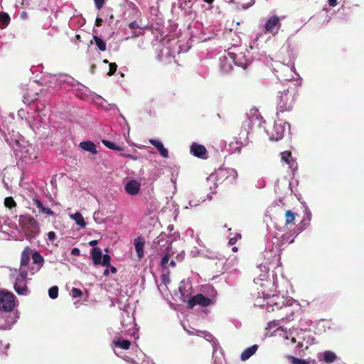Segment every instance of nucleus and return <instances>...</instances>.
<instances>
[{
  "mask_svg": "<svg viewBox=\"0 0 364 364\" xmlns=\"http://www.w3.org/2000/svg\"><path fill=\"white\" fill-rule=\"evenodd\" d=\"M282 241L277 237L267 238L265 249L262 253L264 262L258 266L261 273L254 279V282L259 286L258 294L264 300L269 301L273 296H279L274 294L277 289V274L272 272L269 274V267H274L280 263V253L282 251Z\"/></svg>",
  "mask_w": 364,
  "mask_h": 364,
  "instance_id": "f257e3e1",
  "label": "nucleus"
},
{
  "mask_svg": "<svg viewBox=\"0 0 364 364\" xmlns=\"http://www.w3.org/2000/svg\"><path fill=\"white\" fill-rule=\"evenodd\" d=\"M43 264L44 258L38 251L32 252L28 246L24 248L21 255L18 274L15 277L14 283V289L18 295L29 294L30 291L27 287L28 274L30 273L33 275L39 272Z\"/></svg>",
  "mask_w": 364,
  "mask_h": 364,
  "instance_id": "f03ea898",
  "label": "nucleus"
},
{
  "mask_svg": "<svg viewBox=\"0 0 364 364\" xmlns=\"http://www.w3.org/2000/svg\"><path fill=\"white\" fill-rule=\"evenodd\" d=\"M255 306H264V304H255ZM266 309L268 311L275 310H282L285 314L284 317L274 320L268 323L269 328L276 327L280 323L293 321L294 315L301 310L299 303L291 297H285L284 296H273L269 301H267Z\"/></svg>",
  "mask_w": 364,
  "mask_h": 364,
  "instance_id": "7ed1b4c3",
  "label": "nucleus"
},
{
  "mask_svg": "<svg viewBox=\"0 0 364 364\" xmlns=\"http://www.w3.org/2000/svg\"><path fill=\"white\" fill-rule=\"evenodd\" d=\"M284 71H289V77L284 78V81L293 83L294 87L289 86L283 91L279 92L277 96V117L279 118L280 112L290 111L293 107L296 96L298 95V87L301 85V78L298 73H296V68L294 63H291L289 65L284 67Z\"/></svg>",
  "mask_w": 364,
  "mask_h": 364,
  "instance_id": "20e7f679",
  "label": "nucleus"
},
{
  "mask_svg": "<svg viewBox=\"0 0 364 364\" xmlns=\"http://www.w3.org/2000/svg\"><path fill=\"white\" fill-rule=\"evenodd\" d=\"M15 295L8 291H0V330H10L19 318Z\"/></svg>",
  "mask_w": 364,
  "mask_h": 364,
  "instance_id": "39448f33",
  "label": "nucleus"
},
{
  "mask_svg": "<svg viewBox=\"0 0 364 364\" xmlns=\"http://www.w3.org/2000/svg\"><path fill=\"white\" fill-rule=\"evenodd\" d=\"M26 123L30 129L40 138H47L53 133L50 123L48 110H40L38 107L31 109L26 117Z\"/></svg>",
  "mask_w": 364,
  "mask_h": 364,
  "instance_id": "423d86ee",
  "label": "nucleus"
},
{
  "mask_svg": "<svg viewBox=\"0 0 364 364\" xmlns=\"http://www.w3.org/2000/svg\"><path fill=\"white\" fill-rule=\"evenodd\" d=\"M307 332V329L303 328H294L290 329L288 332L285 331L284 337L287 340H290L291 343H297L296 346V350L294 355H285L284 356V362L289 364H309L310 361L302 359L300 357L301 352L303 351V341L306 338L305 333Z\"/></svg>",
  "mask_w": 364,
  "mask_h": 364,
  "instance_id": "0eeeda50",
  "label": "nucleus"
},
{
  "mask_svg": "<svg viewBox=\"0 0 364 364\" xmlns=\"http://www.w3.org/2000/svg\"><path fill=\"white\" fill-rule=\"evenodd\" d=\"M75 80L65 74L53 75L48 73H43L39 79H36L33 83H38L47 87L48 92L55 93L59 89H68L69 86H73Z\"/></svg>",
  "mask_w": 364,
  "mask_h": 364,
  "instance_id": "6e6552de",
  "label": "nucleus"
},
{
  "mask_svg": "<svg viewBox=\"0 0 364 364\" xmlns=\"http://www.w3.org/2000/svg\"><path fill=\"white\" fill-rule=\"evenodd\" d=\"M282 23L281 19L277 15H273L269 17L264 23V30L256 34L255 38L251 43V49L258 48L259 46V41L264 38L267 33H270L272 36H276L279 29L281 28Z\"/></svg>",
  "mask_w": 364,
  "mask_h": 364,
  "instance_id": "1a4fd4ad",
  "label": "nucleus"
},
{
  "mask_svg": "<svg viewBox=\"0 0 364 364\" xmlns=\"http://www.w3.org/2000/svg\"><path fill=\"white\" fill-rule=\"evenodd\" d=\"M177 43L174 38L170 39L168 38L164 39L161 43L162 48L158 51L157 60L164 64L170 63L171 59L174 58Z\"/></svg>",
  "mask_w": 364,
  "mask_h": 364,
  "instance_id": "9d476101",
  "label": "nucleus"
},
{
  "mask_svg": "<svg viewBox=\"0 0 364 364\" xmlns=\"http://www.w3.org/2000/svg\"><path fill=\"white\" fill-rule=\"evenodd\" d=\"M237 171L232 168L220 169L216 172V174H211L207 178L208 182H212L213 183V186H210V189L212 190L214 188L215 190L218 187L217 183L215 181L220 178H224V180L229 184H235L237 178Z\"/></svg>",
  "mask_w": 364,
  "mask_h": 364,
  "instance_id": "9b49d317",
  "label": "nucleus"
},
{
  "mask_svg": "<svg viewBox=\"0 0 364 364\" xmlns=\"http://www.w3.org/2000/svg\"><path fill=\"white\" fill-rule=\"evenodd\" d=\"M6 141L14 149L16 157L24 160H33L36 159L34 153V149L31 144L23 145L17 139L9 141L8 138L5 139Z\"/></svg>",
  "mask_w": 364,
  "mask_h": 364,
  "instance_id": "f8f14e48",
  "label": "nucleus"
},
{
  "mask_svg": "<svg viewBox=\"0 0 364 364\" xmlns=\"http://www.w3.org/2000/svg\"><path fill=\"white\" fill-rule=\"evenodd\" d=\"M251 45L249 48H246L245 52H240L239 54H236V58L235 60V65L241 67L244 70H245L252 62L253 60H261L262 54L257 55L255 50H257V48L254 49H251ZM259 49V46L257 48V50Z\"/></svg>",
  "mask_w": 364,
  "mask_h": 364,
  "instance_id": "ddd939ff",
  "label": "nucleus"
},
{
  "mask_svg": "<svg viewBox=\"0 0 364 364\" xmlns=\"http://www.w3.org/2000/svg\"><path fill=\"white\" fill-rule=\"evenodd\" d=\"M216 291L212 288V294L210 296H205L202 294H198L188 299L189 309H193L195 306L199 305L203 307H207L213 305L216 302Z\"/></svg>",
  "mask_w": 364,
  "mask_h": 364,
  "instance_id": "4468645a",
  "label": "nucleus"
},
{
  "mask_svg": "<svg viewBox=\"0 0 364 364\" xmlns=\"http://www.w3.org/2000/svg\"><path fill=\"white\" fill-rule=\"evenodd\" d=\"M263 123H264V120L258 113V110L255 109H252L248 119L242 125L243 130L241 131L240 134L247 136L250 133V130H252L255 127L260 128Z\"/></svg>",
  "mask_w": 364,
  "mask_h": 364,
  "instance_id": "2eb2a0df",
  "label": "nucleus"
},
{
  "mask_svg": "<svg viewBox=\"0 0 364 364\" xmlns=\"http://www.w3.org/2000/svg\"><path fill=\"white\" fill-rule=\"evenodd\" d=\"M152 248L157 253L165 252H171L172 249V240L165 232H161L156 238L154 239Z\"/></svg>",
  "mask_w": 364,
  "mask_h": 364,
  "instance_id": "dca6fc26",
  "label": "nucleus"
},
{
  "mask_svg": "<svg viewBox=\"0 0 364 364\" xmlns=\"http://www.w3.org/2000/svg\"><path fill=\"white\" fill-rule=\"evenodd\" d=\"M18 222L25 232L36 234L39 232L37 221L30 215H20Z\"/></svg>",
  "mask_w": 364,
  "mask_h": 364,
  "instance_id": "f3484780",
  "label": "nucleus"
},
{
  "mask_svg": "<svg viewBox=\"0 0 364 364\" xmlns=\"http://www.w3.org/2000/svg\"><path fill=\"white\" fill-rule=\"evenodd\" d=\"M279 122H276L272 132L269 133L265 129L264 131L269 136V139L271 141H279L282 139L284 136V132L286 130V127H288L289 130H290V124L287 122H284L282 124V122L278 118Z\"/></svg>",
  "mask_w": 364,
  "mask_h": 364,
  "instance_id": "a211bd4d",
  "label": "nucleus"
},
{
  "mask_svg": "<svg viewBox=\"0 0 364 364\" xmlns=\"http://www.w3.org/2000/svg\"><path fill=\"white\" fill-rule=\"evenodd\" d=\"M228 56H222L219 59L220 71L223 74H228L232 70V63L235 64L236 53L229 52Z\"/></svg>",
  "mask_w": 364,
  "mask_h": 364,
  "instance_id": "6ab92c4d",
  "label": "nucleus"
},
{
  "mask_svg": "<svg viewBox=\"0 0 364 364\" xmlns=\"http://www.w3.org/2000/svg\"><path fill=\"white\" fill-rule=\"evenodd\" d=\"M200 336L203 337L206 341L210 342L212 344V347L213 349V358H215V364H222V361L217 360V353L219 351V353L222 355L223 354V350L220 346V343L216 338L213 336V334H211L210 332L208 331H200Z\"/></svg>",
  "mask_w": 364,
  "mask_h": 364,
  "instance_id": "aec40b11",
  "label": "nucleus"
},
{
  "mask_svg": "<svg viewBox=\"0 0 364 364\" xmlns=\"http://www.w3.org/2000/svg\"><path fill=\"white\" fill-rule=\"evenodd\" d=\"M178 291L181 294V299L183 302L188 304V299H191V294L192 291V284L190 281L182 280L180 282Z\"/></svg>",
  "mask_w": 364,
  "mask_h": 364,
  "instance_id": "412c9836",
  "label": "nucleus"
},
{
  "mask_svg": "<svg viewBox=\"0 0 364 364\" xmlns=\"http://www.w3.org/2000/svg\"><path fill=\"white\" fill-rule=\"evenodd\" d=\"M317 358L319 362L326 363L328 364L335 362H341V360L337 355L331 350H326L317 354Z\"/></svg>",
  "mask_w": 364,
  "mask_h": 364,
  "instance_id": "4be33fe9",
  "label": "nucleus"
},
{
  "mask_svg": "<svg viewBox=\"0 0 364 364\" xmlns=\"http://www.w3.org/2000/svg\"><path fill=\"white\" fill-rule=\"evenodd\" d=\"M190 152L192 155L199 159H206L208 158V151L205 146L196 142H193L191 144Z\"/></svg>",
  "mask_w": 364,
  "mask_h": 364,
  "instance_id": "5701e85b",
  "label": "nucleus"
},
{
  "mask_svg": "<svg viewBox=\"0 0 364 364\" xmlns=\"http://www.w3.org/2000/svg\"><path fill=\"white\" fill-rule=\"evenodd\" d=\"M312 218L311 210H307L306 215H304L302 220L296 226V235H299L310 225Z\"/></svg>",
  "mask_w": 364,
  "mask_h": 364,
  "instance_id": "b1692460",
  "label": "nucleus"
},
{
  "mask_svg": "<svg viewBox=\"0 0 364 364\" xmlns=\"http://www.w3.org/2000/svg\"><path fill=\"white\" fill-rule=\"evenodd\" d=\"M312 218L311 210H307L306 215H304L302 220L296 226V235H299L310 225Z\"/></svg>",
  "mask_w": 364,
  "mask_h": 364,
  "instance_id": "393cba45",
  "label": "nucleus"
},
{
  "mask_svg": "<svg viewBox=\"0 0 364 364\" xmlns=\"http://www.w3.org/2000/svg\"><path fill=\"white\" fill-rule=\"evenodd\" d=\"M312 218L311 210H307L306 215H304L302 220L296 226V235H299L310 225Z\"/></svg>",
  "mask_w": 364,
  "mask_h": 364,
  "instance_id": "a878e982",
  "label": "nucleus"
},
{
  "mask_svg": "<svg viewBox=\"0 0 364 364\" xmlns=\"http://www.w3.org/2000/svg\"><path fill=\"white\" fill-rule=\"evenodd\" d=\"M33 203L38 209L39 214H43L46 216L55 217L56 215L55 214V213L50 208L44 206L43 203L38 198H33Z\"/></svg>",
  "mask_w": 364,
  "mask_h": 364,
  "instance_id": "bb28decb",
  "label": "nucleus"
},
{
  "mask_svg": "<svg viewBox=\"0 0 364 364\" xmlns=\"http://www.w3.org/2000/svg\"><path fill=\"white\" fill-rule=\"evenodd\" d=\"M140 188H141L140 183L136 180H130L124 186L125 191L128 194L132 195V196L136 195L139 192Z\"/></svg>",
  "mask_w": 364,
  "mask_h": 364,
  "instance_id": "cd10ccee",
  "label": "nucleus"
},
{
  "mask_svg": "<svg viewBox=\"0 0 364 364\" xmlns=\"http://www.w3.org/2000/svg\"><path fill=\"white\" fill-rule=\"evenodd\" d=\"M75 85L77 86V87L75 90V95L81 100H87L88 99L89 95H91L90 90L87 87L81 84H78L76 80L73 87H75Z\"/></svg>",
  "mask_w": 364,
  "mask_h": 364,
  "instance_id": "c85d7f7f",
  "label": "nucleus"
},
{
  "mask_svg": "<svg viewBox=\"0 0 364 364\" xmlns=\"http://www.w3.org/2000/svg\"><path fill=\"white\" fill-rule=\"evenodd\" d=\"M145 245V240L143 237L139 236L134 240V245L139 259H141L144 255V248Z\"/></svg>",
  "mask_w": 364,
  "mask_h": 364,
  "instance_id": "c756f323",
  "label": "nucleus"
},
{
  "mask_svg": "<svg viewBox=\"0 0 364 364\" xmlns=\"http://www.w3.org/2000/svg\"><path fill=\"white\" fill-rule=\"evenodd\" d=\"M149 141L159 151V154L163 158L166 159L168 157V151L166 148L164 147L163 143L161 141L155 139H150Z\"/></svg>",
  "mask_w": 364,
  "mask_h": 364,
  "instance_id": "7c9ffc66",
  "label": "nucleus"
},
{
  "mask_svg": "<svg viewBox=\"0 0 364 364\" xmlns=\"http://www.w3.org/2000/svg\"><path fill=\"white\" fill-rule=\"evenodd\" d=\"M258 349V345L255 344L250 347L247 348L243 350L241 353L240 359L242 361H245L249 359L252 355H253Z\"/></svg>",
  "mask_w": 364,
  "mask_h": 364,
  "instance_id": "2f4dec72",
  "label": "nucleus"
},
{
  "mask_svg": "<svg viewBox=\"0 0 364 364\" xmlns=\"http://www.w3.org/2000/svg\"><path fill=\"white\" fill-rule=\"evenodd\" d=\"M79 146L84 151L90 152L92 154H96L97 153L95 144L91 141H81Z\"/></svg>",
  "mask_w": 364,
  "mask_h": 364,
  "instance_id": "473e14b6",
  "label": "nucleus"
},
{
  "mask_svg": "<svg viewBox=\"0 0 364 364\" xmlns=\"http://www.w3.org/2000/svg\"><path fill=\"white\" fill-rule=\"evenodd\" d=\"M282 160L289 165L290 168L293 170L297 168L296 163L293 160L291 157V153L290 151H283L281 153Z\"/></svg>",
  "mask_w": 364,
  "mask_h": 364,
  "instance_id": "72a5a7b5",
  "label": "nucleus"
},
{
  "mask_svg": "<svg viewBox=\"0 0 364 364\" xmlns=\"http://www.w3.org/2000/svg\"><path fill=\"white\" fill-rule=\"evenodd\" d=\"M91 257L95 265L100 264L102 252L100 247H93L91 251Z\"/></svg>",
  "mask_w": 364,
  "mask_h": 364,
  "instance_id": "f704fd0d",
  "label": "nucleus"
},
{
  "mask_svg": "<svg viewBox=\"0 0 364 364\" xmlns=\"http://www.w3.org/2000/svg\"><path fill=\"white\" fill-rule=\"evenodd\" d=\"M113 345L114 348H121L127 350L129 348L131 343L128 340L117 338L113 341Z\"/></svg>",
  "mask_w": 364,
  "mask_h": 364,
  "instance_id": "c9c22d12",
  "label": "nucleus"
},
{
  "mask_svg": "<svg viewBox=\"0 0 364 364\" xmlns=\"http://www.w3.org/2000/svg\"><path fill=\"white\" fill-rule=\"evenodd\" d=\"M164 253V255H163L161 260V266L163 269H168V263L169 262V259H170L171 257H172L175 254V252L173 250H172L171 252L168 251V252H165Z\"/></svg>",
  "mask_w": 364,
  "mask_h": 364,
  "instance_id": "e433bc0d",
  "label": "nucleus"
},
{
  "mask_svg": "<svg viewBox=\"0 0 364 364\" xmlns=\"http://www.w3.org/2000/svg\"><path fill=\"white\" fill-rule=\"evenodd\" d=\"M70 218L75 220L76 224L81 228H85L86 225V223L84 220L83 216L79 212H76L72 215H70Z\"/></svg>",
  "mask_w": 364,
  "mask_h": 364,
  "instance_id": "4c0bfd02",
  "label": "nucleus"
},
{
  "mask_svg": "<svg viewBox=\"0 0 364 364\" xmlns=\"http://www.w3.org/2000/svg\"><path fill=\"white\" fill-rule=\"evenodd\" d=\"M91 96L92 101L102 109H104L105 105L107 104V102L100 95L91 94Z\"/></svg>",
  "mask_w": 364,
  "mask_h": 364,
  "instance_id": "58836bf2",
  "label": "nucleus"
},
{
  "mask_svg": "<svg viewBox=\"0 0 364 364\" xmlns=\"http://www.w3.org/2000/svg\"><path fill=\"white\" fill-rule=\"evenodd\" d=\"M10 22V16L8 14L0 13V28H4L8 26Z\"/></svg>",
  "mask_w": 364,
  "mask_h": 364,
  "instance_id": "ea45409f",
  "label": "nucleus"
},
{
  "mask_svg": "<svg viewBox=\"0 0 364 364\" xmlns=\"http://www.w3.org/2000/svg\"><path fill=\"white\" fill-rule=\"evenodd\" d=\"M95 45L100 51H105L106 50V42L97 36H93Z\"/></svg>",
  "mask_w": 364,
  "mask_h": 364,
  "instance_id": "a19ab883",
  "label": "nucleus"
},
{
  "mask_svg": "<svg viewBox=\"0 0 364 364\" xmlns=\"http://www.w3.org/2000/svg\"><path fill=\"white\" fill-rule=\"evenodd\" d=\"M39 95L37 92H27L23 94L24 102H31L37 100V96Z\"/></svg>",
  "mask_w": 364,
  "mask_h": 364,
  "instance_id": "79ce46f5",
  "label": "nucleus"
},
{
  "mask_svg": "<svg viewBox=\"0 0 364 364\" xmlns=\"http://www.w3.org/2000/svg\"><path fill=\"white\" fill-rule=\"evenodd\" d=\"M102 143L108 149H112V150H114V151H121L122 150V149L117 146L115 143L111 141H109V140H107V139H102Z\"/></svg>",
  "mask_w": 364,
  "mask_h": 364,
  "instance_id": "37998d69",
  "label": "nucleus"
},
{
  "mask_svg": "<svg viewBox=\"0 0 364 364\" xmlns=\"http://www.w3.org/2000/svg\"><path fill=\"white\" fill-rule=\"evenodd\" d=\"M48 296L50 299H55L58 296V287L57 286H53L48 289Z\"/></svg>",
  "mask_w": 364,
  "mask_h": 364,
  "instance_id": "c03bdc74",
  "label": "nucleus"
},
{
  "mask_svg": "<svg viewBox=\"0 0 364 364\" xmlns=\"http://www.w3.org/2000/svg\"><path fill=\"white\" fill-rule=\"evenodd\" d=\"M111 257L108 254L102 255L100 264L104 267L110 266Z\"/></svg>",
  "mask_w": 364,
  "mask_h": 364,
  "instance_id": "a18cd8bd",
  "label": "nucleus"
},
{
  "mask_svg": "<svg viewBox=\"0 0 364 364\" xmlns=\"http://www.w3.org/2000/svg\"><path fill=\"white\" fill-rule=\"evenodd\" d=\"M161 279L164 284H167L170 282L169 270L168 269H164V272L161 274Z\"/></svg>",
  "mask_w": 364,
  "mask_h": 364,
  "instance_id": "49530a36",
  "label": "nucleus"
},
{
  "mask_svg": "<svg viewBox=\"0 0 364 364\" xmlns=\"http://www.w3.org/2000/svg\"><path fill=\"white\" fill-rule=\"evenodd\" d=\"M294 220V213L291 210L286 212V224L292 223Z\"/></svg>",
  "mask_w": 364,
  "mask_h": 364,
  "instance_id": "de8ad7c7",
  "label": "nucleus"
},
{
  "mask_svg": "<svg viewBox=\"0 0 364 364\" xmlns=\"http://www.w3.org/2000/svg\"><path fill=\"white\" fill-rule=\"evenodd\" d=\"M9 348V343H4L0 341V354L4 355L6 353L7 349Z\"/></svg>",
  "mask_w": 364,
  "mask_h": 364,
  "instance_id": "09e8293b",
  "label": "nucleus"
},
{
  "mask_svg": "<svg viewBox=\"0 0 364 364\" xmlns=\"http://www.w3.org/2000/svg\"><path fill=\"white\" fill-rule=\"evenodd\" d=\"M82 294V291L78 288L73 287L71 290V295L73 298H78L81 296Z\"/></svg>",
  "mask_w": 364,
  "mask_h": 364,
  "instance_id": "8fccbe9b",
  "label": "nucleus"
},
{
  "mask_svg": "<svg viewBox=\"0 0 364 364\" xmlns=\"http://www.w3.org/2000/svg\"><path fill=\"white\" fill-rule=\"evenodd\" d=\"M29 111H26V109H21L18 112V117L21 119H25L26 121V117H28V114Z\"/></svg>",
  "mask_w": 364,
  "mask_h": 364,
  "instance_id": "3c124183",
  "label": "nucleus"
},
{
  "mask_svg": "<svg viewBox=\"0 0 364 364\" xmlns=\"http://www.w3.org/2000/svg\"><path fill=\"white\" fill-rule=\"evenodd\" d=\"M240 238H241V235L240 233H236L234 237H230L228 243L230 245H233Z\"/></svg>",
  "mask_w": 364,
  "mask_h": 364,
  "instance_id": "603ef678",
  "label": "nucleus"
},
{
  "mask_svg": "<svg viewBox=\"0 0 364 364\" xmlns=\"http://www.w3.org/2000/svg\"><path fill=\"white\" fill-rule=\"evenodd\" d=\"M4 203L6 207L10 208L14 206L16 204L15 201L12 198H6Z\"/></svg>",
  "mask_w": 364,
  "mask_h": 364,
  "instance_id": "864d4df0",
  "label": "nucleus"
},
{
  "mask_svg": "<svg viewBox=\"0 0 364 364\" xmlns=\"http://www.w3.org/2000/svg\"><path fill=\"white\" fill-rule=\"evenodd\" d=\"M117 65L114 63H109V70L107 73L109 75H112L117 70Z\"/></svg>",
  "mask_w": 364,
  "mask_h": 364,
  "instance_id": "5fc2aeb1",
  "label": "nucleus"
},
{
  "mask_svg": "<svg viewBox=\"0 0 364 364\" xmlns=\"http://www.w3.org/2000/svg\"><path fill=\"white\" fill-rule=\"evenodd\" d=\"M266 185V181L264 178H259V180H257V183H256V187L257 188H262L265 186Z\"/></svg>",
  "mask_w": 364,
  "mask_h": 364,
  "instance_id": "6e6d98bb",
  "label": "nucleus"
},
{
  "mask_svg": "<svg viewBox=\"0 0 364 364\" xmlns=\"http://www.w3.org/2000/svg\"><path fill=\"white\" fill-rule=\"evenodd\" d=\"M104 109L107 111H111V110H118L117 107L114 104H109L107 102V104L105 105Z\"/></svg>",
  "mask_w": 364,
  "mask_h": 364,
  "instance_id": "4d7b16f0",
  "label": "nucleus"
},
{
  "mask_svg": "<svg viewBox=\"0 0 364 364\" xmlns=\"http://www.w3.org/2000/svg\"><path fill=\"white\" fill-rule=\"evenodd\" d=\"M96 8L100 10L101 9L105 4V0H94Z\"/></svg>",
  "mask_w": 364,
  "mask_h": 364,
  "instance_id": "13d9d810",
  "label": "nucleus"
},
{
  "mask_svg": "<svg viewBox=\"0 0 364 364\" xmlns=\"http://www.w3.org/2000/svg\"><path fill=\"white\" fill-rule=\"evenodd\" d=\"M184 257H185V252L181 251V252L177 254V255L176 256V259L178 262H182L184 259Z\"/></svg>",
  "mask_w": 364,
  "mask_h": 364,
  "instance_id": "bf43d9fd",
  "label": "nucleus"
},
{
  "mask_svg": "<svg viewBox=\"0 0 364 364\" xmlns=\"http://www.w3.org/2000/svg\"><path fill=\"white\" fill-rule=\"evenodd\" d=\"M122 156L123 157L130 159H132L133 161H136L139 159V157L137 156L132 155V154H122Z\"/></svg>",
  "mask_w": 364,
  "mask_h": 364,
  "instance_id": "052dcab7",
  "label": "nucleus"
},
{
  "mask_svg": "<svg viewBox=\"0 0 364 364\" xmlns=\"http://www.w3.org/2000/svg\"><path fill=\"white\" fill-rule=\"evenodd\" d=\"M55 238H56V235H55V232H53V231L48 232V240L53 242Z\"/></svg>",
  "mask_w": 364,
  "mask_h": 364,
  "instance_id": "680f3d73",
  "label": "nucleus"
},
{
  "mask_svg": "<svg viewBox=\"0 0 364 364\" xmlns=\"http://www.w3.org/2000/svg\"><path fill=\"white\" fill-rule=\"evenodd\" d=\"M129 28L132 30H134L136 28H141L138 24V23L136 21H134L132 22H131L129 24Z\"/></svg>",
  "mask_w": 364,
  "mask_h": 364,
  "instance_id": "e2e57ef3",
  "label": "nucleus"
},
{
  "mask_svg": "<svg viewBox=\"0 0 364 364\" xmlns=\"http://www.w3.org/2000/svg\"><path fill=\"white\" fill-rule=\"evenodd\" d=\"M194 230L191 228H189L186 231V236H188L191 238L194 237Z\"/></svg>",
  "mask_w": 364,
  "mask_h": 364,
  "instance_id": "0e129e2a",
  "label": "nucleus"
},
{
  "mask_svg": "<svg viewBox=\"0 0 364 364\" xmlns=\"http://www.w3.org/2000/svg\"><path fill=\"white\" fill-rule=\"evenodd\" d=\"M70 253L73 256H79L80 255V250L77 247H74L71 250Z\"/></svg>",
  "mask_w": 364,
  "mask_h": 364,
  "instance_id": "69168bd1",
  "label": "nucleus"
},
{
  "mask_svg": "<svg viewBox=\"0 0 364 364\" xmlns=\"http://www.w3.org/2000/svg\"><path fill=\"white\" fill-rule=\"evenodd\" d=\"M301 203L302 205V207L304 208V215H306L307 210L310 209L305 201H301Z\"/></svg>",
  "mask_w": 364,
  "mask_h": 364,
  "instance_id": "338daca9",
  "label": "nucleus"
},
{
  "mask_svg": "<svg viewBox=\"0 0 364 364\" xmlns=\"http://www.w3.org/2000/svg\"><path fill=\"white\" fill-rule=\"evenodd\" d=\"M255 0H250V1L247 4H246V5L243 4L242 6V9H248L249 7H250L251 6H252L255 4Z\"/></svg>",
  "mask_w": 364,
  "mask_h": 364,
  "instance_id": "774afa93",
  "label": "nucleus"
}]
</instances>
